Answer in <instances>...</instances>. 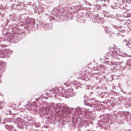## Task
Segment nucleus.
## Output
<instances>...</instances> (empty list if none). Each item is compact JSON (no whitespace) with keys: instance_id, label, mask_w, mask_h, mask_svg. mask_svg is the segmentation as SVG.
I'll return each instance as SVG.
<instances>
[{"instance_id":"obj_1","label":"nucleus","mask_w":131,"mask_h":131,"mask_svg":"<svg viewBox=\"0 0 131 131\" xmlns=\"http://www.w3.org/2000/svg\"><path fill=\"white\" fill-rule=\"evenodd\" d=\"M84 104H85V105H86L89 106H90L91 107H92V104H88V103L87 104L85 103Z\"/></svg>"},{"instance_id":"obj_2","label":"nucleus","mask_w":131,"mask_h":131,"mask_svg":"<svg viewBox=\"0 0 131 131\" xmlns=\"http://www.w3.org/2000/svg\"><path fill=\"white\" fill-rule=\"evenodd\" d=\"M119 64V63L118 62H115V63H114V64L115 65H117L118 64Z\"/></svg>"}]
</instances>
